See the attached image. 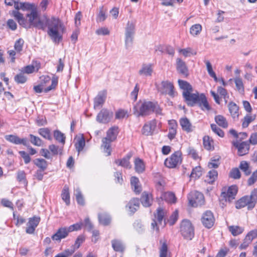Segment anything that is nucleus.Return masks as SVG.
Wrapping results in <instances>:
<instances>
[{
    "mask_svg": "<svg viewBox=\"0 0 257 257\" xmlns=\"http://www.w3.org/2000/svg\"><path fill=\"white\" fill-rule=\"evenodd\" d=\"M178 82L180 88L183 90V97L188 106L192 107L197 104L203 111L211 109V107L204 94H200L197 91L193 93L192 86L186 81L179 79Z\"/></svg>",
    "mask_w": 257,
    "mask_h": 257,
    "instance_id": "1",
    "label": "nucleus"
},
{
    "mask_svg": "<svg viewBox=\"0 0 257 257\" xmlns=\"http://www.w3.org/2000/svg\"><path fill=\"white\" fill-rule=\"evenodd\" d=\"M46 26L48 27L47 34L51 40L55 43H59L62 40V33L64 29L62 22L59 18L53 16L46 18L45 25L38 18L34 25V27L42 30H45Z\"/></svg>",
    "mask_w": 257,
    "mask_h": 257,
    "instance_id": "2",
    "label": "nucleus"
},
{
    "mask_svg": "<svg viewBox=\"0 0 257 257\" xmlns=\"http://www.w3.org/2000/svg\"><path fill=\"white\" fill-rule=\"evenodd\" d=\"M12 14L19 25L27 29L34 27L36 20L39 18L38 13L36 8L33 9L30 13L26 15V17L29 19L28 21L19 11H13Z\"/></svg>",
    "mask_w": 257,
    "mask_h": 257,
    "instance_id": "3",
    "label": "nucleus"
},
{
    "mask_svg": "<svg viewBox=\"0 0 257 257\" xmlns=\"http://www.w3.org/2000/svg\"><path fill=\"white\" fill-rule=\"evenodd\" d=\"M257 202V188L253 189L249 195H246L235 203V207L237 209H241L247 206L248 210L253 209Z\"/></svg>",
    "mask_w": 257,
    "mask_h": 257,
    "instance_id": "4",
    "label": "nucleus"
},
{
    "mask_svg": "<svg viewBox=\"0 0 257 257\" xmlns=\"http://www.w3.org/2000/svg\"><path fill=\"white\" fill-rule=\"evenodd\" d=\"M152 112L155 113L156 115H163L162 109L158 103L147 101L141 104L139 108V114L140 115H148Z\"/></svg>",
    "mask_w": 257,
    "mask_h": 257,
    "instance_id": "5",
    "label": "nucleus"
},
{
    "mask_svg": "<svg viewBox=\"0 0 257 257\" xmlns=\"http://www.w3.org/2000/svg\"><path fill=\"white\" fill-rule=\"evenodd\" d=\"M180 232L186 239L191 240L194 236V227L189 220H184L180 226Z\"/></svg>",
    "mask_w": 257,
    "mask_h": 257,
    "instance_id": "6",
    "label": "nucleus"
},
{
    "mask_svg": "<svg viewBox=\"0 0 257 257\" xmlns=\"http://www.w3.org/2000/svg\"><path fill=\"white\" fill-rule=\"evenodd\" d=\"M188 199L190 205L192 207H198L204 204L205 200L203 194L198 191H193L188 195Z\"/></svg>",
    "mask_w": 257,
    "mask_h": 257,
    "instance_id": "7",
    "label": "nucleus"
},
{
    "mask_svg": "<svg viewBox=\"0 0 257 257\" xmlns=\"http://www.w3.org/2000/svg\"><path fill=\"white\" fill-rule=\"evenodd\" d=\"M182 162V153L180 151H176L170 157L165 161V166L169 168H175Z\"/></svg>",
    "mask_w": 257,
    "mask_h": 257,
    "instance_id": "8",
    "label": "nucleus"
},
{
    "mask_svg": "<svg viewBox=\"0 0 257 257\" xmlns=\"http://www.w3.org/2000/svg\"><path fill=\"white\" fill-rule=\"evenodd\" d=\"M174 87L172 83L168 81H163L158 87V91L162 94H168L171 97L175 95Z\"/></svg>",
    "mask_w": 257,
    "mask_h": 257,
    "instance_id": "9",
    "label": "nucleus"
},
{
    "mask_svg": "<svg viewBox=\"0 0 257 257\" xmlns=\"http://www.w3.org/2000/svg\"><path fill=\"white\" fill-rule=\"evenodd\" d=\"M113 115L112 111L106 108L102 109L96 116V120L102 123H108Z\"/></svg>",
    "mask_w": 257,
    "mask_h": 257,
    "instance_id": "10",
    "label": "nucleus"
},
{
    "mask_svg": "<svg viewBox=\"0 0 257 257\" xmlns=\"http://www.w3.org/2000/svg\"><path fill=\"white\" fill-rule=\"evenodd\" d=\"M157 189L160 190V198L162 200H164L169 203H175L176 202V198L175 194L170 192H164L160 182H159L157 184Z\"/></svg>",
    "mask_w": 257,
    "mask_h": 257,
    "instance_id": "11",
    "label": "nucleus"
},
{
    "mask_svg": "<svg viewBox=\"0 0 257 257\" xmlns=\"http://www.w3.org/2000/svg\"><path fill=\"white\" fill-rule=\"evenodd\" d=\"M232 144L237 149L239 156H243L248 153L249 150V144L248 142H239L238 141L233 142Z\"/></svg>",
    "mask_w": 257,
    "mask_h": 257,
    "instance_id": "12",
    "label": "nucleus"
},
{
    "mask_svg": "<svg viewBox=\"0 0 257 257\" xmlns=\"http://www.w3.org/2000/svg\"><path fill=\"white\" fill-rule=\"evenodd\" d=\"M203 225L207 228H211L214 223L215 219L212 212L210 211H206L204 212L201 218Z\"/></svg>",
    "mask_w": 257,
    "mask_h": 257,
    "instance_id": "13",
    "label": "nucleus"
},
{
    "mask_svg": "<svg viewBox=\"0 0 257 257\" xmlns=\"http://www.w3.org/2000/svg\"><path fill=\"white\" fill-rule=\"evenodd\" d=\"M237 192V186L232 185L228 188L227 192H222L221 196L225 199V201L231 202L235 199Z\"/></svg>",
    "mask_w": 257,
    "mask_h": 257,
    "instance_id": "14",
    "label": "nucleus"
},
{
    "mask_svg": "<svg viewBox=\"0 0 257 257\" xmlns=\"http://www.w3.org/2000/svg\"><path fill=\"white\" fill-rule=\"evenodd\" d=\"M40 217L34 216L29 219V221L27 223V228L26 232L28 234H33L35 231L36 228L38 225L40 221Z\"/></svg>",
    "mask_w": 257,
    "mask_h": 257,
    "instance_id": "15",
    "label": "nucleus"
},
{
    "mask_svg": "<svg viewBox=\"0 0 257 257\" xmlns=\"http://www.w3.org/2000/svg\"><path fill=\"white\" fill-rule=\"evenodd\" d=\"M106 90H103L99 91L94 99V108L99 109L104 104L106 98Z\"/></svg>",
    "mask_w": 257,
    "mask_h": 257,
    "instance_id": "16",
    "label": "nucleus"
},
{
    "mask_svg": "<svg viewBox=\"0 0 257 257\" xmlns=\"http://www.w3.org/2000/svg\"><path fill=\"white\" fill-rule=\"evenodd\" d=\"M70 232L67 227L59 228L51 238L53 240L60 242L62 239L66 238Z\"/></svg>",
    "mask_w": 257,
    "mask_h": 257,
    "instance_id": "17",
    "label": "nucleus"
},
{
    "mask_svg": "<svg viewBox=\"0 0 257 257\" xmlns=\"http://www.w3.org/2000/svg\"><path fill=\"white\" fill-rule=\"evenodd\" d=\"M157 126V121L153 119L145 124L142 128V133L146 136H151Z\"/></svg>",
    "mask_w": 257,
    "mask_h": 257,
    "instance_id": "18",
    "label": "nucleus"
},
{
    "mask_svg": "<svg viewBox=\"0 0 257 257\" xmlns=\"http://www.w3.org/2000/svg\"><path fill=\"white\" fill-rule=\"evenodd\" d=\"M5 138L7 141L15 145H23L25 146L28 145V141L27 138L21 139L18 136L13 135H6Z\"/></svg>",
    "mask_w": 257,
    "mask_h": 257,
    "instance_id": "19",
    "label": "nucleus"
},
{
    "mask_svg": "<svg viewBox=\"0 0 257 257\" xmlns=\"http://www.w3.org/2000/svg\"><path fill=\"white\" fill-rule=\"evenodd\" d=\"M176 69L180 74L185 77H186L189 75V70L186 63L179 58L176 59Z\"/></svg>",
    "mask_w": 257,
    "mask_h": 257,
    "instance_id": "20",
    "label": "nucleus"
},
{
    "mask_svg": "<svg viewBox=\"0 0 257 257\" xmlns=\"http://www.w3.org/2000/svg\"><path fill=\"white\" fill-rule=\"evenodd\" d=\"M130 181L132 190L136 194H140L142 191V187L139 178L133 176L131 178Z\"/></svg>",
    "mask_w": 257,
    "mask_h": 257,
    "instance_id": "21",
    "label": "nucleus"
},
{
    "mask_svg": "<svg viewBox=\"0 0 257 257\" xmlns=\"http://www.w3.org/2000/svg\"><path fill=\"white\" fill-rule=\"evenodd\" d=\"M179 122L182 130L184 131H185L187 133H190L193 132V127L189 120L187 117L180 118Z\"/></svg>",
    "mask_w": 257,
    "mask_h": 257,
    "instance_id": "22",
    "label": "nucleus"
},
{
    "mask_svg": "<svg viewBox=\"0 0 257 257\" xmlns=\"http://www.w3.org/2000/svg\"><path fill=\"white\" fill-rule=\"evenodd\" d=\"M229 112L233 118H238L239 107L234 102L231 101L228 104Z\"/></svg>",
    "mask_w": 257,
    "mask_h": 257,
    "instance_id": "23",
    "label": "nucleus"
},
{
    "mask_svg": "<svg viewBox=\"0 0 257 257\" xmlns=\"http://www.w3.org/2000/svg\"><path fill=\"white\" fill-rule=\"evenodd\" d=\"M98 218L99 223L104 226L108 225L111 220L110 215L105 212L99 213L98 214Z\"/></svg>",
    "mask_w": 257,
    "mask_h": 257,
    "instance_id": "24",
    "label": "nucleus"
},
{
    "mask_svg": "<svg viewBox=\"0 0 257 257\" xmlns=\"http://www.w3.org/2000/svg\"><path fill=\"white\" fill-rule=\"evenodd\" d=\"M141 202L144 207H150L153 202L152 195L146 192H144L141 197Z\"/></svg>",
    "mask_w": 257,
    "mask_h": 257,
    "instance_id": "25",
    "label": "nucleus"
},
{
    "mask_svg": "<svg viewBox=\"0 0 257 257\" xmlns=\"http://www.w3.org/2000/svg\"><path fill=\"white\" fill-rule=\"evenodd\" d=\"M113 249L115 251L122 252L125 249V246L123 242L119 239H113L111 241Z\"/></svg>",
    "mask_w": 257,
    "mask_h": 257,
    "instance_id": "26",
    "label": "nucleus"
},
{
    "mask_svg": "<svg viewBox=\"0 0 257 257\" xmlns=\"http://www.w3.org/2000/svg\"><path fill=\"white\" fill-rule=\"evenodd\" d=\"M135 169L137 173L141 174L145 170V165L143 160L136 158L134 161Z\"/></svg>",
    "mask_w": 257,
    "mask_h": 257,
    "instance_id": "27",
    "label": "nucleus"
},
{
    "mask_svg": "<svg viewBox=\"0 0 257 257\" xmlns=\"http://www.w3.org/2000/svg\"><path fill=\"white\" fill-rule=\"evenodd\" d=\"M169 124L171 126L169 129L168 137L170 140H172L175 138L176 135L177 124L175 120H172V121H169Z\"/></svg>",
    "mask_w": 257,
    "mask_h": 257,
    "instance_id": "28",
    "label": "nucleus"
},
{
    "mask_svg": "<svg viewBox=\"0 0 257 257\" xmlns=\"http://www.w3.org/2000/svg\"><path fill=\"white\" fill-rule=\"evenodd\" d=\"M102 144L101 147L103 149V152L106 154V156H109L111 154L110 144L112 141H110L105 138H104L102 140Z\"/></svg>",
    "mask_w": 257,
    "mask_h": 257,
    "instance_id": "29",
    "label": "nucleus"
},
{
    "mask_svg": "<svg viewBox=\"0 0 257 257\" xmlns=\"http://www.w3.org/2000/svg\"><path fill=\"white\" fill-rule=\"evenodd\" d=\"M118 134V127L112 126L110 128L107 132V136L105 138L109 139L110 141H114Z\"/></svg>",
    "mask_w": 257,
    "mask_h": 257,
    "instance_id": "30",
    "label": "nucleus"
},
{
    "mask_svg": "<svg viewBox=\"0 0 257 257\" xmlns=\"http://www.w3.org/2000/svg\"><path fill=\"white\" fill-rule=\"evenodd\" d=\"M34 164L39 168L38 170L45 171L48 167L47 162L43 159H36L33 160Z\"/></svg>",
    "mask_w": 257,
    "mask_h": 257,
    "instance_id": "31",
    "label": "nucleus"
},
{
    "mask_svg": "<svg viewBox=\"0 0 257 257\" xmlns=\"http://www.w3.org/2000/svg\"><path fill=\"white\" fill-rule=\"evenodd\" d=\"M152 72V65L151 64H143L142 68L139 71L140 74L145 76H151Z\"/></svg>",
    "mask_w": 257,
    "mask_h": 257,
    "instance_id": "32",
    "label": "nucleus"
},
{
    "mask_svg": "<svg viewBox=\"0 0 257 257\" xmlns=\"http://www.w3.org/2000/svg\"><path fill=\"white\" fill-rule=\"evenodd\" d=\"M140 207V200L138 198H134L130 201V214L134 213Z\"/></svg>",
    "mask_w": 257,
    "mask_h": 257,
    "instance_id": "33",
    "label": "nucleus"
},
{
    "mask_svg": "<svg viewBox=\"0 0 257 257\" xmlns=\"http://www.w3.org/2000/svg\"><path fill=\"white\" fill-rule=\"evenodd\" d=\"M217 176L218 173L217 171L215 170H212L208 173L205 181L209 184H213L217 179Z\"/></svg>",
    "mask_w": 257,
    "mask_h": 257,
    "instance_id": "34",
    "label": "nucleus"
},
{
    "mask_svg": "<svg viewBox=\"0 0 257 257\" xmlns=\"http://www.w3.org/2000/svg\"><path fill=\"white\" fill-rule=\"evenodd\" d=\"M160 243L161 244V246L159 248L160 257H167L168 248L166 240H161Z\"/></svg>",
    "mask_w": 257,
    "mask_h": 257,
    "instance_id": "35",
    "label": "nucleus"
},
{
    "mask_svg": "<svg viewBox=\"0 0 257 257\" xmlns=\"http://www.w3.org/2000/svg\"><path fill=\"white\" fill-rule=\"evenodd\" d=\"M239 167L245 176H248L251 174V170L250 168L249 164L246 161H241L240 163Z\"/></svg>",
    "mask_w": 257,
    "mask_h": 257,
    "instance_id": "36",
    "label": "nucleus"
},
{
    "mask_svg": "<svg viewBox=\"0 0 257 257\" xmlns=\"http://www.w3.org/2000/svg\"><path fill=\"white\" fill-rule=\"evenodd\" d=\"M61 197L67 205L70 204V194L69 188L67 185L64 186L61 193Z\"/></svg>",
    "mask_w": 257,
    "mask_h": 257,
    "instance_id": "37",
    "label": "nucleus"
},
{
    "mask_svg": "<svg viewBox=\"0 0 257 257\" xmlns=\"http://www.w3.org/2000/svg\"><path fill=\"white\" fill-rule=\"evenodd\" d=\"M215 121L220 126L223 128H226L228 126L227 121L223 115H218L215 116Z\"/></svg>",
    "mask_w": 257,
    "mask_h": 257,
    "instance_id": "38",
    "label": "nucleus"
},
{
    "mask_svg": "<svg viewBox=\"0 0 257 257\" xmlns=\"http://www.w3.org/2000/svg\"><path fill=\"white\" fill-rule=\"evenodd\" d=\"M203 145L205 149L211 150L213 149V142L208 136H204L203 139Z\"/></svg>",
    "mask_w": 257,
    "mask_h": 257,
    "instance_id": "39",
    "label": "nucleus"
},
{
    "mask_svg": "<svg viewBox=\"0 0 257 257\" xmlns=\"http://www.w3.org/2000/svg\"><path fill=\"white\" fill-rule=\"evenodd\" d=\"M228 230L233 236L241 234L244 230L243 228L239 226L231 225L228 226Z\"/></svg>",
    "mask_w": 257,
    "mask_h": 257,
    "instance_id": "40",
    "label": "nucleus"
},
{
    "mask_svg": "<svg viewBox=\"0 0 257 257\" xmlns=\"http://www.w3.org/2000/svg\"><path fill=\"white\" fill-rule=\"evenodd\" d=\"M38 133L44 138L48 140H51L50 130L47 127L41 128L38 130Z\"/></svg>",
    "mask_w": 257,
    "mask_h": 257,
    "instance_id": "41",
    "label": "nucleus"
},
{
    "mask_svg": "<svg viewBox=\"0 0 257 257\" xmlns=\"http://www.w3.org/2000/svg\"><path fill=\"white\" fill-rule=\"evenodd\" d=\"M54 137L58 142L62 143L63 145L65 144L66 138L65 135L60 131L55 130L54 131Z\"/></svg>",
    "mask_w": 257,
    "mask_h": 257,
    "instance_id": "42",
    "label": "nucleus"
},
{
    "mask_svg": "<svg viewBox=\"0 0 257 257\" xmlns=\"http://www.w3.org/2000/svg\"><path fill=\"white\" fill-rule=\"evenodd\" d=\"M74 195L78 204L82 206L84 205L85 204L84 199L79 188H76L75 190Z\"/></svg>",
    "mask_w": 257,
    "mask_h": 257,
    "instance_id": "43",
    "label": "nucleus"
},
{
    "mask_svg": "<svg viewBox=\"0 0 257 257\" xmlns=\"http://www.w3.org/2000/svg\"><path fill=\"white\" fill-rule=\"evenodd\" d=\"M234 82L237 90L240 93H243L244 92V88L242 79L239 77H236L234 79Z\"/></svg>",
    "mask_w": 257,
    "mask_h": 257,
    "instance_id": "44",
    "label": "nucleus"
},
{
    "mask_svg": "<svg viewBox=\"0 0 257 257\" xmlns=\"http://www.w3.org/2000/svg\"><path fill=\"white\" fill-rule=\"evenodd\" d=\"M202 30V26L200 24L193 25L190 29V33L193 36H197L200 34Z\"/></svg>",
    "mask_w": 257,
    "mask_h": 257,
    "instance_id": "45",
    "label": "nucleus"
},
{
    "mask_svg": "<svg viewBox=\"0 0 257 257\" xmlns=\"http://www.w3.org/2000/svg\"><path fill=\"white\" fill-rule=\"evenodd\" d=\"M58 77L54 75L51 79V84L44 89L45 92H48L49 91L54 89L58 84Z\"/></svg>",
    "mask_w": 257,
    "mask_h": 257,
    "instance_id": "46",
    "label": "nucleus"
},
{
    "mask_svg": "<svg viewBox=\"0 0 257 257\" xmlns=\"http://www.w3.org/2000/svg\"><path fill=\"white\" fill-rule=\"evenodd\" d=\"M201 175V168L200 166H198L192 169L190 177L192 178L197 179L200 177Z\"/></svg>",
    "mask_w": 257,
    "mask_h": 257,
    "instance_id": "47",
    "label": "nucleus"
},
{
    "mask_svg": "<svg viewBox=\"0 0 257 257\" xmlns=\"http://www.w3.org/2000/svg\"><path fill=\"white\" fill-rule=\"evenodd\" d=\"M165 216L164 210L162 208L157 209V213L155 214V217L160 224H161Z\"/></svg>",
    "mask_w": 257,
    "mask_h": 257,
    "instance_id": "48",
    "label": "nucleus"
},
{
    "mask_svg": "<svg viewBox=\"0 0 257 257\" xmlns=\"http://www.w3.org/2000/svg\"><path fill=\"white\" fill-rule=\"evenodd\" d=\"M255 117L249 115H245L243 119L242 120V127L244 128L247 127L249 123L253 121Z\"/></svg>",
    "mask_w": 257,
    "mask_h": 257,
    "instance_id": "49",
    "label": "nucleus"
},
{
    "mask_svg": "<svg viewBox=\"0 0 257 257\" xmlns=\"http://www.w3.org/2000/svg\"><path fill=\"white\" fill-rule=\"evenodd\" d=\"M29 137L30 138V142L34 145L37 146H41L42 145L43 141L40 138L32 134H30Z\"/></svg>",
    "mask_w": 257,
    "mask_h": 257,
    "instance_id": "50",
    "label": "nucleus"
},
{
    "mask_svg": "<svg viewBox=\"0 0 257 257\" xmlns=\"http://www.w3.org/2000/svg\"><path fill=\"white\" fill-rule=\"evenodd\" d=\"M85 145V142L84 138L83 137L79 138V139L77 141V142L75 145L76 149L78 151V153H79L83 149Z\"/></svg>",
    "mask_w": 257,
    "mask_h": 257,
    "instance_id": "51",
    "label": "nucleus"
},
{
    "mask_svg": "<svg viewBox=\"0 0 257 257\" xmlns=\"http://www.w3.org/2000/svg\"><path fill=\"white\" fill-rule=\"evenodd\" d=\"M15 81L18 84L19 83H24L26 82L27 78L26 76L24 75V73L21 72L15 76L14 78Z\"/></svg>",
    "mask_w": 257,
    "mask_h": 257,
    "instance_id": "52",
    "label": "nucleus"
},
{
    "mask_svg": "<svg viewBox=\"0 0 257 257\" xmlns=\"http://www.w3.org/2000/svg\"><path fill=\"white\" fill-rule=\"evenodd\" d=\"M178 218V212L177 210H175L174 211L172 215L170 216L169 218L168 219V223L170 225H174Z\"/></svg>",
    "mask_w": 257,
    "mask_h": 257,
    "instance_id": "53",
    "label": "nucleus"
},
{
    "mask_svg": "<svg viewBox=\"0 0 257 257\" xmlns=\"http://www.w3.org/2000/svg\"><path fill=\"white\" fill-rule=\"evenodd\" d=\"M115 163L118 166L124 168H127L128 166V156H126V157L122 160H116L115 161Z\"/></svg>",
    "mask_w": 257,
    "mask_h": 257,
    "instance_id": "54",
    "label": "nucleus"
},
{
    "mask_svg": "<svg viewBox=\"0 0 257 257\" xmlns=\"http://www.w3.org/2000/svg\"><path fill=\"white\" fill-rule=\"evenodd\" d=\"M20 8L21 10L23 11L32 10L35 9V6L33 4H31L28 3H20Z\"/></svg>",
    "mask_w": 257,
    "mask_h": 257,
    "instance_id": "55",
    "label": "nucleus"
},
{
    "mask_svg": "<svg viewBox=\"0 0 257 257\" xmlns=\"http://www.w3.org/2000/svg\"><path fill=\"white\" fill-rule=\"evenodd\" d=\"M211 128L212 131L218 136L223 137L224 136V132L215 124H211Z\"/></svg>",
    "mask_w": 257,
    "mask_h": 257,
    "instance_id": "56",
    "label": "nucleus"
},
{
    "mask_svg": "<svg viewBox=\"0 0 257 257\" xmlns=\"http://www.w3.org/2000/svg\"><path fill=\"white\" fill-rule=\"evenodd\" d=\"M229 176L234 179H238L240 178V172L237 168H233L230 172Z\"/></svg>",
    "mask_w": 257,
    "mask_h": 257,
    "instance_id": "57",
    "label": "nucleus"
},
{
    "mask_svg": "<svg viewBox=\"0 0 257 257\" xmlns=\"http://www.w3.org/2000/svg\"><path fill=\"white\" fill-rule=\"evenodd\" d=\"M24 43V41L21 38L19 39L16 41L14 47L18 52H20L22 50Z\"/></svg>",
    "mask_w": 257,
    "mask_h": 257,
    "instance_id": "58",
    "label": "nucleus"
},
{
    "mask_svg": "<svg viewBox=\"0 0 257 257\" xmlns=\"http://www.w3.org/2000/svg\"><path fill=\"white\" fill-rule=\"evenodd\" d=\"M85 241V237L83 235H79L75 240L73 247L76 249H78L80 245Z\"/></svg>",
    "mask_w": 257,
    "mask_h": 257,
    "instance_id": "59",
    "label": "nucleus"
},
{
    "mask_svg": "<svg viewBox=\"0 0 257 257\" xmlns=\"http://www.w3.org/2000/svg\"><path fill=\"white\" fill-rule=\"evenodd\" d=\"M106 18L105 12L103 11V7L100 8L99 12L97 15L96 21L97 22L104 21Z\"/></svg>",
    "mask_w": 257,
    "mask_h": 257,
    "instance_id": "60",
    "label": "nucleus"
},
{
    "mask_svg": "<svg viewBox=\"0 0 257 257\" xmlns=\"http://www.w3.org/2000/svg\"><path fill=\"white\" fill-rule=\"evenodd\" d=\"M257 181V170L254 171L251 174V176L247 180V184L251 186L254 184Z\"/></svg>",
    "mask_w": 257,
    "mask_h": 257,
    "instance_id": "61",
    "label": "nucleus"
},
{
    "mask_svg": "<svg viewBox=\"0 0 257 257\" xmlns=\"http://www.w3.org/2000/svg\"><path fill=\"white\" fill-rule=\"evenodd\" d=\"M19 154L24 159V162L26 164H28L31 162V158L30 155L25 151H21L19 152Z\"/></svg>",
    "mask_w": 257,
    "mask_h": 257,
    "instance_id": "62",
    "label": "nucleus"
},
{
    "mask_svg": "<svg viewBox=\"0 0 257 257\" xmlns=\"http://www.w3.org/2000/svg\"><path fill=\"white\" fill-rule=\"evenodd\" d=\"M82 225V222L77 223L69 226V227H67V228L68 229V231L71 232L73 231H77L80 230L81 228Z\"/></svg>",
    "mask_w": 257,
    "mask_h": 257,
    "instance_id": "63",
    "label": "nucleus"
},
{
    "mask_svg": "<svg viewBox=\"0 0 257 257\" xmlns=\"http://www.w3.org/2000/svg\"><path fill=\"white\" fill-rule=\"evenodd\" d=\"M219 157L212 158L211 161L208 163V167L210 168H217L219 164Z\"/></svg>",
    "mask_w": 257,
    "mask_h": 257,
    "instance_id": "64",
    "label": "nucleus"
}]
</instances>
